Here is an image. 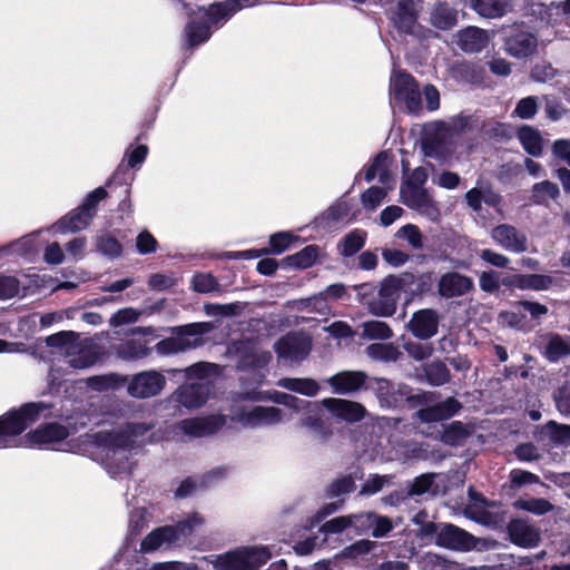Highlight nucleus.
I'll return each instance as SVG.
<instances>
[{"label": "nucleus", "instance_id": "1", "mask_svg": "<svg viewBox=\"0 0 570 570\" xmlns=\"http://www.w3.org/2000/svg\"><path fill=\"white\" fill-rule=\"evenodd\" d=\"M148 430L149 426L142 423H125L86 436L105 452L108 473L120 476L131 472L132 452L141 448Z\"/></svg>", "mask_w": 570, "mask_h": 570}, {"label": "nucleus", "instance_id": "2", "mask_svg": "<svg viewBox=\"0 0 570 570\" xmlns=\"http://www.w3.org/2000/svg\"><path fill=\"white\" fill-rule=\"evenodd\" d=\"M256 0H226L209 8H198L191 12V20L185 32L189 46H197L210 37V27L218 26L243 8L252 7Z\"/></svg>", "mask_w": 570, "mask_h": 570}, {"label": "nucleus", "instance_id": "3", "mask_svg": "<svg viewBox=\"0 0 570 570\" xmlns=\"http://www.w3.org/2000/svg\"><path fill=\"white\" fill-rule=\"evenodd\" d=\"M48 346L57 348L70 367L83 370L100 360L102 347L94 338H81L72 331H62L46 338Z\"/></svg>", "mask_w": 570, "mask_h": 570}, {"label": "nucleus", "instance_id": "4", "mask_svg": "<svg viewBox=\"0 0 570 570\" xmlns=\"http://www.w3.org/2000/svg\"><path fill=\"white\" fill-rule=\"evenodd\" d=\"M404 282L400 275L385 277L379 288L372 284H360L355 291L361 304L365 305L368 312L375 316L389 317L396 311L397 301L403 294Z\"/></svg>", "mask_w": 570, "mask_h": 570}, {"label": "nucleus", "instance_id": "5", "mask_svg": "<svg viewBox=\"0 0 570 570\" xmlns=\"http://www.w3.org/2000/svg\"><path fill=\"white\" fill-rule=\"evenodd\" d=\"M188 383L178 391V401L188 409L205 404L210 392L213 379L219 375V367L213 363H197L186 368Z\"/></svg>", "mask_w": 570, "mask_h": 570}, {"label": "nucleus", "instance_id": "6", "mask_svg": "<svg viewBox=\"0 0 570 570\" xmlns=\"http://www.w3.org/2000/svg\"><path fill=\"white\" fill-rule=\"evenodd\" d=\"M229 417L247 429L272 428L285 422L284 412L279 407L263 405L234 404Z\"/></svg>", "mask_w": 570, "mask_h": 570}, {"label": "nucleus", "instance_id": "7", "mask_svg": "<svg viewBox=\"0 0 570 570\" xmlns=\"http://www.w3.org/2000/svg\"><path fill=\"white\" fill-rule=\"evenodd\" d=\"M48 407L42 403H30L20 410L9 412L0 417V448L16 445L13 436L22 433L29 425L39 420L40 413Z\"/></svg>", "mask_w": 570, "mask_h": 570}, {"label": "nucleus", "instance_id": "8", "mask_svg": "<svg viewBox=\"0 0 570 570\" xmlns=\"http://www.w3.org/2000/svg\"><path fill=\"white\" fill-rule=\"evenodd\" d=\"M204 519L198 513H193L176 525H165L151 531L141 542L140 551L144 553L154 552L163 547L179 541L189 535L193 530L203 524Z\"/></svg>", "mask_w": 570, "mask_h": 570}, {"label": "nucleus", "instance_id": "9", "mask_svg": "<svg viewBox=\"0 0 570 570\" xmlns=\"http://www.w3.org/2000/svg\"><path fill=\"white\" fill-rule=\"evenodd\" d=\"M106 196L107 191L102 187L96 188L87 196L81 206L59 219L52 229L66 234L87 228L96 214L98 203Z\"/></svg>", "mask_w": 570, "mask_h": 570}, {"label": "nucleus", "instance_id": "10", "mask_svg": "<svg viewBox=\"0 0 570 570\" xmlns=\"http://www.w3.org/2000/svg\"><path fill=\"white\" fill-rule=\"evenodd\" d=\"M214 325L209 322L193 323L178 328L176 337L166 338L156 344L159 354H175L203 344L202 335L210 332Z\"/></svg>", "mask_w": 570, "mask_h": 570}, {"label": "nucleus", "instance_id": "11", "mask_svg": "<svg viewBox=\"0 0 570 570\" xmlns=\"http://www.w3.org/2000/svg\"><path fill=\"white\" fill-rule=\"evenodd\" d=\"M271 558L265 547H254L218 556L214 561L216 570H257Z\"/></svg>", "mask_w": 570, "mask_h": 570}, {"label": "nucleus", "instance_id": "12", "mask_svg": "<svg viewBox=\"0 0 570 570\" xmlns=\"http://www.w3.org/2000/svg\"><path fill=\"white\" fill-rule=\"evenodd\" d=\"M70 435L69 430L59 423H48L40 425L35 431L26 435V443L31 446L47 448L62 451H77L78 445L75 441L66 442Z\"/></svg>", "mask_w": 570, "mask_h": 570}, {"label": "nucleus", "instance_id": "13", "mask_svg": "<svg viewBox=\"0 0 570 570\" xmlns=\"http://www.w3.org/2000/svg\"><path fill=\"white\" fill-rule=\"evenodd\" d=\"M390 96L404 105L410 112L421 109V95L413 77L406 72L394 71L390 82Z\"/></svg>", "mask_w": 570, "mask_h": 570}, {"label": "nucleus", "instance_id": "14", "mask_svg": "<svg viewBox=\"0 0 570 570\" xmlns=\"http://www.w3.org/2000/svg\"><path fill=\"white\" fill-rule=\"evenodd\" d=\"M425 406L416 412V416L425 423H433L448 420L455 415L461 404L454 397H448L443 402H435L434 393H424L416 396Z\"/></svg>", "mask_w": 570, "mask_h": 570}, {"label": "nucleus", "instance_id": "15", "mask_svg": "<svg viewBox=\"0 0 570 570\" xmlns=\"http://www.w3.org/2000/svg\"><path fill=\"white\" fill-rule=\"evenodd\" d=\"M165 384L166 379L161 373L157 371H145L130 379L127 391L134 397L146 399L160 393Z\"/></svg>", "mask_w": 570, "mask_h": 570}, {"label": "nucleus", "instance_id": "16", "mask_svg": "<svg viewBox=\"0 0 570 570\" xmlns=\"http://www.w3.org/2000/svg\"><path fill=\"white\" fill-rule=\"evenodd\" d=\"M311 340L303 333H292L279 338L275 344L278 357L291 362L304 360L311 351Z\"/></svg>", "mask_w": 570, "mask_h": 570}, {"label": "nucleus", "instance_id": "17", "mask_svg": "<svg viewBox=\"0 0 570 570\" xmlns=\"http://www.w3.org/2000/svg\"><path fill=\"white\" fill-rule=\"evenodd\" d=\"M492 240L507 252L520 254L528 249V237L510 224H501L492 228Z\"/></svg>", "mask_w": 570, "mask_h": 570}, {"label": "nucleus", "instance_id": "18", "mask_svg": "<svg viewBox=\"0 0 570 570\" xmlns=\"http://www.w3.org/2000/svg\"><path fill=\"white\" fill-rule=\"evenodd\" d=\"M440 315L435 309L422 308L413 313L407 331L419 340H429L438 334Z\"/></svg>", "mask_w": 570, "mask_h": 570}, {"label": "nucleus", "instance_id": "19", "mask_svg": "<svg viewBox=\"0 0 570 570\" xmlns=\"http://www.w3.org/2000/svg\"><path fill=\"white\" fill-rule=\"evenodd\" d=\"M318 402H312L302 413L298 426L311 432L312 436L318 442H326L333 434L331 424L323 419V413Z\"/></svg>", "mask_w": 570, "mask_h": 570}, {"label": "nucleus", "instance_id": "20", "mask_svg": "<svg viewBox=\"0 0 570 570\" xmlns=\"http://www.w3.org/2000/svg\"><path fill=\"white\" fill-rule=\"evenodd\" d=\"M436 543L455 551H470L476 548V539L472 534L452 524L441 527L436 533Z\"/></svg>", "mask_w": 570, "mask_h": 570}, {"label": "nucleus", "instance_id": "21", "mask_svg": "<svg viewBox=\"0 0 570 570\" xmlns=\"http://www.w3.org/2000/svg\"><path fill=\"white\" fill-rule=\"evenodd\" d=\"M225 415H209L183 420L176 429L191 438H203L219 431L226 424Z\"/></svg>", "mask_w": 570, "mask_h": 570}, {"label": "nucleus", "instance_id": "22", "mask_svg": "<svg viewBox=\"0 0 570 570\" xmlns=\"http://www.w3.org/2000/svg\"><path fill=\"white\" fill-rule=\"evenodd\" d=\"M321 405L333 416L348 423L358 422L366 415V410L361 403L345 399L326 397L322 400Z\"/></svg>", "mask_w": 570, "mask_h": 570}, {"label": "nucleus", "instance_id": "23", "mask_svg": "<svg viewBox=\"0 0 570 570\" xmlns=\"http://www.w3.org/2000/svg\"><path fill=\"white\" fill-rule=\"evenodd\" d=\"M538 46L537 38L523 26H515L505 40V51L515 57L523 58L532 55Z\"/></svg>", "mask_w": 570, "mask_h": 570}, {"label": "nucleus", "instance_id": "24", "mask_svg": "<svg viewBox=\"0 0 570 570\" xmlns=\"http://www.w3.org/2000/svg\"><path fill=\"white\" fill-rule=\"evenodd\" d=\"M511 541L523 548H534L541 541L540 530L528 520H512L508 525Z\"/></svg>", "mask_w": 570, "mask_h": 570}, {"label": "nucleus", "instance_id": "25", "mask_svg": "<svg viewBox=\"0 0 570 570\" xmlns=\"http://www.w3.org/2000/svg\"><path fill=\"white\" fill-rule=\"evenodd\" d=\"M390 17L397 28L406 33H413L416 26V10L413 0H396L391 2Z\"/></svg>", "mask_w": 570, "mask_h": 570}, {"label": "nucleus", "instance_id": "26", "mask_svg": "<svg viewBox=\"0 0 570 570\" xmlns=\"http://www.w3.org/2000/svg\"><path fill=\"white\" fill-rule=\"evenodd\" d=\"M366 381L362 371H342L326 380L336 394H352L357 392Z\"/></svg>", "mask_w": 570, "mask_h": 570}, {"label": "nucleus", "instance_id": "27", "mask_svg": "<svg viewBox=\"0 0 570 570\" xmlns=\"http://www.w3.org/2000/svg\"><path fill=\"white\" fill-rule=\"evenodd\" d=\"M501 283L507 287L522 291H547L553 285V279L541 274H513L504 277Z\"/></svg>", "mask_w": 570, "mask_h": 570}, {"label": "nucleus", "instance_id": "28", "mask_svg": "<svg viewBox=\"0 0 570 570\" xmlns=\"http://www.w3.org/2000/svg\"><path fill=\"white\" fill-rule=\"evenodd\" d=\"M401 193L403 203L406 206L430 217H434L436 215L438 209L435 204L426 190L417 186L407 185L406 188H402Z\"/></svg>", "mask_w": 570, "mask_h": 570}, {"label": "nucleus", "instance_id": "29", "mask_svg": "<svg viewBox=\"0 0 570 570\" xmlns=\"http://www.w3.org/2000/svg\"><path fill=\"white\" fill-rule=\"evenodd\" d=\"M465 200L468 206L475 213L481 212L482 203L495 208L497 212L500 214H502L503 212L501 195L494 191L489 186H479L471 188L465 194Z\"/></svg>", "mask_w": 570, "mask_h": 570}, {"label": "nucleus", "instance_id": "30", "mask_svg": "<svg viewBox=\"0 0 570 570\" xmlns=\"http://www.w3.org/2000/svg\"><path fill=\"white\" fill-rule=\"evenodd\" d=\"M472 288V279L455 272L444 274L439 281V294L445 298L462 296Z\"/></svg>", "mask_w": 570, "mask_h": 570}, {"label": "nucleus", "instance_id": "31", "mask_svg": "<svg viewBox=\"0 0 570 570\" xmlns=\"http://www.w3.org/2000/svg\"><path fill=\"white\" fill-rule=\"evenodd\" d=\"M490 40V32L478 27H468L456 33V45L465 52H479Z\"/></svg>", "mask_w": 570, "mask_h": 570}, {"label": "nucleus", "instance_id": "32", "mask_svg": "<svg viewBox=\"0 0 570 570\" xmlns=\"http://www.w3.org/2000/svg\"><path fill=\"white\" fill-rule=\"evenodd\" d=\"M401 282H404L403 294L405 303L409 304L415 296L422 295L431 291L433 277L430 273L415 276L412 273L399 274Z\"/></svg>", "mask_w": 570, "mask_h": 570}, {"label": "nucleus", "instance_id": "33", "mask_svg": "<svg viewBox=\"0 0 570 570\" xmlns=\"http://www.w3.org/2000/svg\"><path fill=\"white\" fill-rule=\"evenodd\" d=\"M357 519H360L357 532L372 529V535L374 538H383L393 529L392 521L387 517L379 515L373 512L360 513Z\"/></svg>", "mask_w": 570, "mask_h": 570}, {"label": "nucleus", "instance_id": "34", "mask_svg": "<svg viewBox=\"0 0 570 570\" xmlns=\"http://www.w3.org/2000/svg\"><path fill=\"white\" fill-rule=\"evenodd\" d=\"M471 7L481 17L495 19L511 11L512 3L511 0H471Z\"/></svg>", "mask_w": 570, "mask_h": 570}, {"label": "nucleus", "instance_id": "35", "mask_svg": "<svg viewBox=\"0 0 570 570\" xmlns=\"http://www.w3.org/2000/svg\"><path fill=\"white\" fill-rule=\"evenodd\" d=\"M114 351L124 361H137L148 356L151 350L147 341L132 338L114 346Z\"/></svg>", "mask_w": 570, "mask_h": 570}, {"label": "nucleus", "instance_id": "36", "mask_svg": "<svg viewBox=\"0 0 570 570\" xmlns=\"http://www.w3.org/2000/svg\"><path fill=\"white\" fill-rule=\"evenodd\" d=\"M421 568L422 570H485L484 567H463L458 562L446 560L439 554L435 553H425L421 558Z\"/></svg>", "mask_w": 570, "mask_h": 570}, {"label": "nucleus", "instance_id": "37", "mask_svg": "<svg viewBox=\"0 0 570 570\" xmlns=\"http://www.w3.org/2000/svg\"><path fill=\"white\" fill-rule=\"evenodd\" d=\"M560 196V189L557 184L550 180H543L532 186L531 202L535 205L547 206L550 200H557Z\"/></svg>", "mask_w": 570, "mask_h": 570}, {"label": "nucleus", "instance_id": "38", "mask_svg": "<svg viewBox=\"0 0 570 570\" xmlns=\"http://www.w3.org/2000/svg\"><path fill=\"white\" fill-rule=\"evenodd\" d=\"M456 11L445 3H439L431 12V23L442 30L454 27L458 22Z\"/></svg>", "mask_w": 570, "mask_h": 570}, {"label": "nucleus", "instance_id": "39", "mask_svg": "<svg viewBox=\"0 0 570 570\" xmlns=\"http://www.w3.org/2000/svg\"><path fill=\"white\" fill-rule=\"evenodd\" d=\"M518 138L528 154L532 156L541 155L542 138L537 129L530 126H522L518 131Z\"/></svg>", "mask_w": 570, "mask_h": 570}, {"label": "nucleus", "instance_id": "40", "mask_svg": "<svg viewBox=\"0 0 570 570\" xmlns=\"http://www.w3.org/2000/svg\"><path fill=\"white\" fill-rule=\"evenodd\" d=\"M278 386L305 396H315L320 392L318 383L312 379H282Z\"/></svg>", "mask_w": 570, "mask_h": 570}, {"label": "nucleus", "instance_id": "41", "mask_svg": "<svg viewBox=\"0 0 570 570\" xmlns=\"http://www.w3.org/2000/svg\"><path fill=\"white\" fill-rule=\"evenodd\" d=\"M568 355H570V337L551 335L546 346V356L551 362H557Z\"/></svg>", "mask_w": 570, "mask_h": 570}, {"label": "nucleus", "instance_id": "42", "mask_svg": "<svg viewBox=\"0 0 570 570\" xmlns=\"http://www.w3.org/2000/svg\"><path fill=\"white\" fill-rule=\"evenodd\" d=\"M362 337L367 340H389L393 336V331L387 323L382 321H368L361 325Z\"/></svg>", "mask_w": 570, "mask_h": 570}, {"label": "nucleus", "instance_id": "43", "mask_svg": "<svg viewBox=\"0 0 570 570\" xmlns=\"http://www.w3.org/2000/svg\"><path fill=\"white\" fill-rule=\"evenodd\" d=\"M387 161V154L386 153H380L371 166L365 170V180L372 181L374 178H379V181L387 185L390 175L386 167Z\"/></svg>", "mask_w": 570, "mask_h": 570}, {"label": "nucleus", "instance_id": "44", "mask_svg": "<svg viewBox=\"0 0 570 570\" xmlns=\"http://www.w3.org/2000/svg\"><path fill=\"white\" fill-rule=\"evenodd\" d=\"M366 233L363 230H353L347 234L338 246L340 253L350 257L356 254L365 244Z\"/></svg>", "mask_w": 570, "mask_h": 570}, {"label": "nucleus", "instance_id": "45", "mask_svg": "<svg viewBox=\"0 0 570 570\" xmlns=\"http://www.w3.org/2000/svg\"><path fill=\"white\" fill-rule=\"evenodd\" d=\"M318 247L309 245L303 248L301 252L286 257V262L294 267L307 268L311 267L318 257Z\"/></svg>", "mask_w": 570, "mask_h": 570}, {"label": "nucleus", "instance_id": "46", "mask_svg": "<svg viewBox=\"0 0 570 570\" xmlns=\"http://www.w3.org/2000/svg\"><path fill=\"white\" fill-rule=\"evenodd\" d=\"M543 431L549 436L551 442L558 445L570 444V425L559 424L554 421H549Z\"/></svg>", "mask_w": 570, "mask_h": 570}, {"label": "nucleus", "instance_id": "47", "mask_svg": "<svg viewBox=\"0 0 570 570\" xmlns=\"http://www.w3.org/2000/svg\"><path fill=\"white\" fill-rule=\"evenodd\" d=\"M515 507L520 510L537 514L543 515L553 510V504L548 500L542 498H530V499H521L515 502Z\"/></svg>", "mask_w": 570, "mask_h": 570}, {"label": "nucleus", "instance_id": "48", "mask_svg": "<svg viewBox=\"0 0 570 570\" xmlns=\"http://www.w3.org/2000/svg\"><path fill=\"white\" fill-rule=\"evenodd\" d=\"M358 514L337 517L327 522H325L321 530L325 533H338L344 529L354 528L357 531V525H360V519H357Z\"/></svg>", "mask_w": 570, "mask_h": 570}, {"label": "nucleus", "instance_id": "49", "mask_svg": "<svg viewBox=\"0 0 570 570\" xmlns=\"http://www.w3.org/2000/svg\"><path fill=\"white\" fill-rule=\"evenodd\" d=\"M366 354L373 360L396 361L400 351L392 344H371L366 347Z\"/></svg>", "mask_w": 570, "mask_h": 570}, {"label": "nucleus", "instance_id": "50", "mask_svg": "<svg viewBox=\"0 0 570 570\" xmlns=\"http://www.w3.org/2000/svg\"><path fill=\"white\" fill-rule=\"evenodd\" d=\"M393 481V475H380V474H371L363 483L360 494L363 495H373L380 492L384 487L391 485Z\"/></svg>", "mask_w": 570, "mask_h": 570}, {"label": "nucleus", "instance_id": "51", "mask_svg": "<svg viewBox=\"0 0 570 570\" xmlns=\"http://www.w3.org/2000/svg\"><path fill=\"white\" fill-rule=\"evenodd\" d=\"M191 286L194 291L207 294L218 291L219 283L212 274L198 273L194 275L191 279Z\"/></svg>", "mask_w": 570, "mask_h": 570}, {"label": "nucleus", "instance_id": "52", "mask_svg": "<svg viewBox=\"0 0 570 570\" xmlns=\"http://www.w3.org/2000/svg\"><path fill=\"white\" fill-rule=\"evenodd\" d=\"M396 237L405 239L413 249L419 250L423 248V235L419 227L413 224L401 227L396 233Z\"/></svg>", "mask_w": 570, "mask_h": 570}, {"label": "nucleus", "instance_id": "53", "mask_svg": "<svg viewBox=\"0 0 570 570\" xmlns=\"http://www.w3.org/2000/svg\"><path fill=\"white\" fill-rule=\"evenodd\" d=\"M96 248L101 254L109 257H119L122 253V247L119 242L108 235H102L97 237L96 239Z\"/></svg>", "mask_w": 570, "mask_h": 570}, {"label": "nucleus", "instance_id": "54", "mask_svg": "<svg viewBox=\"0 0 570 570\" xmlns=\"http://www.w3.org/2000/svg\"><path fill=\"white\" fill-rule=\"evenodd\" d=\"M428 381L435 386L443 385L450 379V372L443 363H431L426 370Z\"/></svg>", "mask_w": 570, "mask_h": 570}, {"label": "nucleus", "instance_id": "55", "mask_svg": "<svg viewBox=\"0 0 570 570\" xmlns=\"http://www.w3.org/2000/svg\"><path fill=\"white\" fill-rule=\"evenodd\" d=\"M386 196V190L380 187H370L361 197L362 205L367 210H375Z\"/></svg>", "mask_w": 570, "mask_h": 570}, {"label": "nucleus", "instance_id": "56", "mask_svg": "<svg viewBox=\"0 0 570 570\" xmlns=\"http://www.w3.org/2000/svg\"><path fill=\"white\" fill-rule=\"evenodd\" d=\"M141 315V311L132 307H125L117 311L109 321V324L114 327L122 326L126 324L136 323Z\"/></svg>", "mask_w": 570, "mask_h": 570}, {"label": "nucleus", "instance_id": "57", "mask_svg": "<svg viewBox=\"0 0 570 570\" xmlns=\"http://www.w3.org/2000/svg\"><path fill=\"white\" fill-rule=\"evenodd\" d=\"M538 98L533 96H529L522 98L518 104L513 111L515 116L521 119H531L538 111Z\"/></svg>", "mask_w": 570, "mask_h": 570}, {"label": "nucleus", "instance_id": "58", "mask_svg": "<svg viewBox=\"0 0 570 570\" xmlns=\"http://www.w3.org/2000/svg\"><path fill=\"white\" fill-rule=\"evenodd\" d=\"M295 239H296V236H294L289 232H282V233H276V234L272 235L269 238V245H271L272 253H274V254L284 253L286 249L289 248L291 244Z\"/></svg>", "mask_w": 570, "mask_h": 570}, {"label": "nucleus", "instance_id": "59", "mask_svg": "<svg viewBox=\"0 0 570 570\" xmlns=\"http://www.w3.org/2000/svg\"><path fill=\"white\" fill-rule=\"evenodd\" d=\"M177 278L174 274H153L148 279V285L154 291H166L175 286Z\"/></svg>", "mask_w": 570, "mask_h": 570}, {"label": "nucleus", "instance_id": "60", "mask_svg": "<svg viewBox=\"0 0 570 570\" xmlns=\"http://www.w3.org/2000/svg\"><path fill=\"white\" fill-rule=\"evenodd\" d=\"M158 243L156 238L147 230H144L138 234L136 239V248L139 254L146 255L150 253H155L157 249Z\"/></svg>", "mask_w": 570, "mask_h": 570}, {"label": "nucleus", "instance_id": "61", "mask_svg": "<svg viewBox=\"0 0 570 570\" xmlns=\"http://www.w3.org/2000/svg\"><path fill=\"white\" fill-rule=\"evenodd\" d=\"M237 304H214L208 303L204 305L206 315L212 317H225L236 313Z\"/></svg>", "mask_w": 570, "mask_h": 570}, {"label": "nucleus", "instance_id": "62", "mask_svg": "<svg viewBox=\"0 0 570 570\" xmlns=\"http://www.w3.org/2000/svg\"><path fill=\"white\" fill-rule=\"evenodd\" d=\"M480 258L487 264L499 268L508 267L511 262L508 256L492 249H482L480 252Z\"/></svg>", "mask_w": 570, "mask_h": 570}, {"label": "nucleus", "instance_id": "63", "mask_svg": "<svg viewBox=\"0 0 570 570\" xmlns=\"http://www.w3.org/2000/svg\"><path fill=\"white\" fill-rule=\"evenodd\" d=\"M480 288L488 293H493L500 287L499 274L494 271L482 272L479 277Z\"/></svg>", "mask_w": 570, "mask_h": 570}, {"label": "nucleus", "instance_id": "64", "mask_svg": "<svg viewBox=\"0 0 570 570\" xmlns=\"http://www.w3.org/2000/svg\"><path fill=\"white\" fill-rule=\"evenodd\" d=\"M19 292V283L14 277H0V299H8L16 296Z\"/></svg>", "mask_w": 570, "mask_h": 570}]
</instances>
